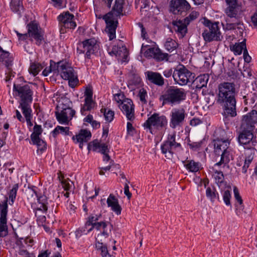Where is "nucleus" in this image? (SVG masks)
I'll list each match as a JSON object with an SVG mask.
<instances>
[{
  "label": "nucleus",
  "instance_id": "nucleus-1",
  "mask_svg": "<svg viewBox=\"0 0 257 257\" xmlns=\"http://www.w3.org/2000/svg\"><path fill=\"white\" fill-rule=\"evenodd\" d=\"M218 90L217 102L223 106V115L226 117H234L236 115L234 84L229 82L221 83L218 86Z\"/></svg>",
  "mask_w": 257,
  "mask_h": 257
},
{
  "label": "nucleus",
  "instance_id": "nucleus-2",
  "mask_svg": "<svg viewBox=\"0 0 257 257\" xmlns=\"http://www.w3.org/2000/svg\"><path fill=\"white\" fill-rule=\"evenodd\" d=\"M123 0H115V4L111 11L102 17L106 25L105 31L107 33L110 40L115 38L118 19L123 15Z\"/></svg>",
  "mask_w": 257,
  "mask_h": 257
},
{
  "label": "nucleus",
  "instance_id": "nucleus-3",
  "mask_svg": "<svg viewBox=\"0 0 257 257\" xmlns=\"http://www.w3.org/2000/svg\"><path fill=\"white\" fill-rule=\"evenodd\" d=\"M229 145L230 141L228 139L217 138L214 140V153L216 155L221 156L220 161L216 163L214 167L227 163L232 158Z\"/></svg>",
  "mask_w": 257,
  "mask_h": 257
},
{
  "label": "nucleus",
  "instance_id": "nucleus-4",
  "mask_svg": "<svg viewBox=\"0 0 257 257\" xmlns=\"http://www.w3.org/2000/svg\"><path fill=\"white\" fill-rule=\"evenodd\" d=\"M186 95L183 89L170 86L165 93L161 96L160 100L163 101V105L169 104L173 105L179 104L185 100Z\"/></svg>",
  "mask_w": 257,
  "mask_h": 257
},
{
  "label": "nucleus",
  "instance_id": "nucleus-5",
  "mask_svg": "<svg viewBox=\"0 0 257 257\" xmlns=\"http://www.w3.org/2000/svg\"><path fill=\"white\" fill-rule=\"evenodd\" d=\"M57 73L64 80H68L69 86L74 87L78 82V78L73 68L68 62L61 61L58 62Z\"/></svg>",
  "mask_w": 257,
  "mask_h": 257
},
{
  "label": "nucleus",
  "instance_id": "nucleus-6",
  "mask_svg": "<svg viewBox=\"0 0 257 257\" xmlns=\"http://www.w3.org/2000/svg\"><path fill=\"white\" fill-rule=\"evenodd\" d=\"M167 123L168 120L165 116L155 113L148 118L144 126L149 128L150 132L153 134L155 131H161L165 128Z\"/></svg>",
  "mask_w": 257,
  "mask_h": 257
},
{
  "label": "nucleus",
  "instance_id": "nucleus-7",
  "mask_svg": "<svg viewBox=\"0 0 257 257\" xmlns=\"http://www.w3.org/2000/svg\"><path fill=\"white\" fill-rule=\"evenodd\" d=\"M241 130L238 136L239 143L242 145L245 149L253 148L257 144L256 138L254 137L252 133L253 130L251 129V127L249 128L242 126Z\"/></svg>",
  "mask_w": 257,
  "mask_h": 257
},
{
  "label": "nucleus",
  "instance_id": "nucleus-8",
  "mask_svg": "<svg viewBox=\"0 0 257 257\" xmlns=\"http://www.w3.org/2000/svg\"><path fill=\"white\" fill-rule=\"evenodd\" d=\"M218 24V22L212 23L210 21H207L205 25L208 27V29L204 30L202 33V36L206 42L222 40L223 36L219 30Z\"/></svg>",
  "mask_w": 257,
  "mask_h": 257
},
{
  "label": "nucleus",
  "instance_id": "nucleus-9",
  "mask_svg": "<svg viewBox=\"0 0 257 257\" xmlns=\"http://www.w3.org/2000/svg\"><path fill=\"white\" fill-rule=\"evenodd\" d=\"M173 77L176 83L180 85H185L193 81L194 74L184 66H181L174 70Z\"/></svg>",
  "mask_w": 257,
  "mask_h": 257
},
{
  "label": "nucleus",
  "instance_id": "nucleus-10",
  "mask_svg": "<svg viewBox=\"0 0 257 257\" xmlns=\"http://www.w3.org/2000/svg\"><path fill=\"white\" fill-rule=\"evenodd\" d=\"M199 15L198 12L193 11L183 20L173 22V28L180 35L181 38H183L186 34L187 31V26L189 24L190 22L197 19Z\"/></svg>",
  "mask_w": 257,
  "mask_h": 257
},
{
  "label": "nucleus",
  "instance_id": "nucleus-11",
  "mask_svg": "<svg viewBox=\"0 0 257 257\" xmlns=\"http://www.w3.org/2000/svg\"><path fill=\"white\" fill-rule=\"evenodd\" d=\"M180 147V144L176 142L175 134H173L168 136L167 140L161 145V149L165 156L170 159L173 156L175 150Z\"/></svg>",
  "mask_w": 257,
  "mask_h": 257
},
{
  "label": "nucleus",
  "instance_id": "nucleus-12",
  "mask_svg": "<svg viewBox=\"0 0 257 257\" xmlns=\"http://www.w3.org/2000/svg\"><path fill=\"white\" fill-rule=\"evenodd\" d=\"M98 49L97 41L94 38L86 39L77 45V52L79 53H85L86 57L89 58L91 54Z\"/></svg>",
  "mask_w": 257,
  "mask_h": 257
},
{
  "label": "nucleus",
  "instance_id": "nucleus-13",
  "mask_svg": "<svg viewBox=\"0 0 257 257\" xmlns=\"http://www.w3.org/2000/svg\"><path fill=\"white\" fill-rule=\"evenodd\" d=\"M60 26V32L61 34L66 32V29H73L76 26L74 21V16L69 12H64L58 17Z\"/></svg>",
  "mask_w": 257,
  "mask_h": 257
},
{
  "label": "nucleus",
  "instance_id": "nucleus-14",
  "mask_svg": "<svg viewBox=\"0 0 257 257\" xmlns=\"http://www.w3.org/2000/svg\"><path fill=\"white\" fill-rule=\"evenodd\" d=\"M14 91L21 98V102L32 103L33 91L29 85H14Z\"/></svg>",
  "mask_w": 257,
  "mask_h": 257
},
{
  "label": "nucleus",
  "instance_id": "nucleus-15",
  "mask_svg": "<svg viewBox=\"0 0 257 257\" xmlns=\"http://www.w3.org/2000/svg\"><path fill=\"white\" fill-rule=\"evenodd\" d=\"M186 115L185 111L183 108L173 109L170 114V127L174 129L181 126L184 121Z\"/></svg>",
  "mask_w": 257,
  "mask_h": 257
},
{
  "label": "nucleus",
  "instance_id": "nucleus-16",
  "mask_svg": "<svg viewBox=\"0 0 257 257\" xmlns=\"http://www.w3.org/2000/svg\"><path fill=\"white\" fill-rule=\"evenodd\" d=\"M94 227L98 232L96 237V241H101L103 238L108 237L113 228L112 225L107 221H100L99 224L95 225Z\"/></svg>",
  "mask_w": 257,
  "mask_h": 257
},
{
  "label": "nucleus",
  "instance_id": "nucleus-17",
  "mask_svg": "<svg viewBox=\"0 0 257 257\" xmlns=\"http://www.w3.org/2000/svg\"><path fill=\"white\" fill-rule=\"evenodd\" d=\"M119 107L127 119L133 121L135 119V109L133 101L129 98L125 100L119 105Z\"/></svg>",
  "mask_w": 257,
  "mask_h": 257
},
{
  "label": "nucleus",
  "instance_id": "nucleus-18",
  "mask_svg": "<svg viewBox=\"0 0 257 257\" xmlns=\"http://www.w3.org/2000/svg\"><path fill=\"white\" fill-rule=\"evenodd\" d=\"M28 26L29 37L36 41V45H40L44 40L43 33L41 29L35 23H31Z\"/></svg>",
  "mask_w": 257,
  "mask_h": 257
},
{
  "label": "nucleus",
  "instance_id": "nucleus-19",
  "mask_svg": "<svg viewBox=\"0 0 257 257\" xmlns=\"http://www.w3.org/2000/svg\"><path fill=\"white\" fill-rule=\"evenodd\" d=\"M59 112L56 111L55 115L57 120L62 124H68L75 113V111L70 107H62Z\"/></svg>",
  "mask_w": 257,
  "mask_h": 257
},
{
  "label": "nucleus",
  "instance_id": "nucleus-20",
  "mask_svg": "<svg viewBox=\"0 0 257 257\" xmlns=\"http://www.w3.org/2000/svg\"><path fill=\"white\" fill-rule=\"evenodd\" d=\"M236 7L228 6L226 9V14L228 17L226 18V29L228 30L235 29L239 24L238 20L236 18L237 12Z\"/></svg>",
  "mask_w": 257,
  "mask_h": 257
},
{
  "label": "nucleus",
  "instance_id": "nucleus-21",
  "mask_svg": "<svg viewBox=\"0 0 257 257\" xmlns=\"http://www.w3.org/2000/svg\"><path fill=\"white\" fill-rule=\"evenodd\" d=\"M8 205L7 203L0 204V236L4 237L7 234V215Z\"/></svg>",
  "mask_w": 257,
  "mask_h": 257
},
{
  "label": "nucleus",
  "instance_id": "nucleus-22",
  "mask_svg": "<svg viewBox=\"0 0 257 257\" xmlns=\"http://www.w3.org/2000/svg\"><path fill=\"white\" fill-rule=\"evenodd\" d=\"M170 5L171 11L174 14L186 11L190 7L189 4L186 0H171Z\"/></svg>",
  "mask_w": 257,
  "mask_h": 257
},
{
  "label": "nucleus",
  "instance_id": "nucleus-23",
  "mask_svg": "<svg viewBox=\"0 0 257 257\" xmlns=\"http://www.w3.org/2000/svg\"><path fill=\"white\" fill-rule=\"evenodd\" d=\"M108 53L111 56L116 57L118 60H120L122 62L127 61L128 52L125 46L118 47L114 46Z\"/></svg>",
  "mask_w": 257,
  "mask_h": 257
},
{
  "label": "nucleus",
  "instance_id": "nucleus-24",
  "mask_svg": "<svg viewBox=\"0 0 257 257\" xmlns=\"http://www.w3.org/2000/svg\"><path fill=\"white\" fill-rule=\"evenodd\" d=\"M257 122V111L252 110L250 112L243 116L241 126L251 129H254V125Z\"/></svg>",
  "mask_w": 257,
  "mask_h": 257
},
{
  "label": "nucleus",
  "instance_id": "nucleus-25",
  "mask_svg": "<svg viewBox=\"0 0 257 257\" xmlns=\"http://www.w3.org/2000/svg\"><path fill=\"white\" fill-rule=\"evenodd\" d=\"M128 87L131 90L140 87L142 85V79L136 71L133 70L128 74Z\"/></svg>",
  "mask_w": 257,
  "mask_h": 257
},
{
  "label": "nucleus",
  "instance_id": "nucleus-26",
  "mask_svg": "<svg viewBox=\"0 0 257 257\" xmlns=\"http://www.w3.org/2000/svg\"><path fill=\"white\" fill-rule=\"evenodd\" d=\"M91 137V133L89 131L81 130L78 135L73 137L72 139L75 143H79V148L82 149L84 144L87 143Z\"/></svg>",
  "mask_w": 257,
  "mask_h": 257
},
{
  "label": "nucleus",
  "instance_id": "nucleus-27",
  "mask_svg": "<svg viewBox=\"0 0 257 257\" xmlns=\"http://www.w3.org/2000/svg\"><path fill=\"white\" fill-rule=\"evenodd\" d=\"M147 79L152 83L159 86H162L165 82L164 79L158 72L148 71L145 73Z\"/></svg>",
  "mask_w": 257,
  "mask_h": 257
},
{
  "label": "nucleus",
  "instance_id": "nucleus-28",
  "mask_svg": "<svg viewBox=\"0 0 257 257\" xmlns=\"http://www.w3.org/2000/svg\"><path fill=\"white\" fill-rule=\"evenodd\" d=\"M13 61V58L10 56V53L8 51L3 50L0 47V62L5 65L9 72L11 71Z\"/></svg>",
  "mask_w": 257,
  "mask_h": 257
},
{
  "label": "nucleus",
  "instance_id": "nucleus-29",
  "mask_svg": "<svg viewBox=\"0 0 257 257\" xmlns=\"http://www.w3.org/2000/svg\"><path fill=\"white\" fill-rule=\"evenodd\" d=\"M209 76L208 75H200L197 77L194 80L193 79L192 86L196 90H200L203 87H206Z\"/></svg>",
  "mask_w": 257,
  "mask_h": 257
},
{
  "label": "nucleus",
  "instance_id": "nucleus-30",
  "mask_svg": "<svg viewBox=\"0 0 257 257\" xmlns=\"http://www.w3.org/2000/svg\"><path fill=\"white\" fill-rule=\"evenodd\" d=\"M107 204L108 207L115 212L117 215L121 213V208L118 204V200L112 194H110L107 199Z\"/></svg>",
  "mask_w": 257,
  "mask_h": 257
},
{
  "label": "nucleus",
  "instance_id": "nucleus-31",
  "mask_svg": "<svg viewBox=\"0 0 257 257\" xmlns=\"http://www.w3.org/2000/svg\"><path fill=\"white\" fill-rule=\"evenodd\" d=\"M233 192L234 195V198L237 201L235 204L236 207V213L237 215H240L243 209V206L242 205L243 200L241 197L240 196L239 191L237 188L235 186L233 187Z\"/></svg>",
  "mask_w": 257,
  "mask_h": 257
},
{
  "label": "nucleus",
  "instance_id": "nucleus-32",
  "mask_svg": "<svg viewBox=\"0 0 257 257\" xmlns=\"http://www.w3.org/2000/svg\"><path fill=\"white\" fill-rule=\"evenodd\" d=\"M247 90L245 89L244 92H241L243 98L244 99V101L245 104H247L248 103L250 104H253L256 100L257 99V96L255 93L249 92L246 93V92Z\"/></svg>",
  "mask_w": 257,
  "mask_h": 257
},
{
  "label": "nucleus",
  "instance_id": "nucleus-33",
  "mask_svg": "<svg viewBox=\"0 0 257 257\" xmlns=\"http://www.w3.org/2000/svg\"><path fill=\"white\" fill-rule=\"evenodd\" d=\"M31 103L20 102L19 107L21 108L22 112L24 115L25 118H32V109L30 104Z\"/></svg>",
  "mask_w": 257,
  "mask_h": 257
},
{
  "label": "nucleus",
  "instance_id": "nucleus-34",
  "mask_svg": "<svg viewBox=\"0 0 257 257\" xmlns=\"http://www.w3.org/2000/svg\"><path fill=\"white\" fill-rule=\"evenodd\" d=\"M84 101V104L81 108L80 110L82 115H85V111H90L94 106V102L92 99L85 98Z\"/></svg>",
  "mask_w": 257,
  "mask_h": 257
},
{
  "label": "nucleus",
  "instance_id": "nucleus-35",
  "mask_svg": "<svg viewBox=\"0 0 257 257\" xmlns=\"http://www.w3.org/2000/svg\"><path fill=\"white\" fill-rule=\"evenodd\" d=\"M38 210L43 212L47 210L48 201L46 196H42L38 198Z\"/></svg>",
  "mask_w": 257,
  "mask_h": 257
},
{
  "label": "nucleus",
  "instance_id": "nucleus-36",
  "mask_svg": "<svg viewBox=\"0 0 257 257\" xmlns=\"http://www.w3.org/2000/svg\"><path fill=\"white\" fill-rule=\"evenodd\" d=\"M165 49L169 52H172L176 50L178 46V43L172 38H168L167 39L164 44Z\"/></svg>",
  "mask_w": 257,
  "mask_h": 257
},
{
  "label": "nucleus",
  "instance_id": "nucleus-37",
  "mask_svg": "<svg viewBox=\"0 0 257 257\" xmlns=\"http://www.w3.org/2000/svg\"><path fill=\"white\" fill-rule=\"evenodd\" d=\"M10 7L14 12L17 13L19 15H20L21 11L23 10V7L20 0H12Z\"/></svg>",
  "mask_w": 257,
  "mask_h": 257
},
{
  "label": "nucleus",
  "instance_id": "nucleus-38",
  "mask_svg": "<svg viewBox=\"0 0 257 257\" xmlns=\"http://www.w3.org/2000/svg\"><path fill=\"white\" fill-rule=\"evenodd\" d=\"M96 247L97 250L100 251L102 257H112L108 252L107 246L103 243L100 242V241H96Z\"/></svg>",
  "mask_w": 257,
  "mask_h": 257
},
{
  "label": "nucleus",
  "instance_id": "nucleus-39",
  "mask_svg": "<svg viewBox=\"0 0 257 257\" xmlns=\"http://www.w3.org/2000/svg\"><path fill=\"white\" fill-rule=\"evenodd\" d=\"M231 49L235 55H240L243 50L244 51L245 49H246L245 43L244 41L239 43H236L231 48Z\"/></svg>",
  "mask_w": 257,
  "mask_h": 257
},
{
  "label": "nucleus",
  "instance_id": "nucleus-40",
  "mask_svg": "<svg viewBox=\"0 0 257 257\" xmlns=\"http://www.w3.org/2000/svg\"><path fill=\"white\" fill-rule=\"evenodd\" d=\"M200 164L196 162L193 160L189 161L187 164L185 165L186 169L192 172H197L200 168Z\"/></svg>",
  "mask_w": 257,
  "mask_h": 257
},
{
  "label": "nucleus",
  "instance_id": "nucleus-41",
  "mask_svg": "<svg viewBox=\"0 0 257 257\" xmlns=\"http://www.w3.org/2000/svg\"><path fill=\"white\" fill-rule=\"evenodd\" d=\"M57 66L58 63H56L54 61L51 60L49 67L46 68L43 70L42 72L43 75L47 76L51 72H53L54 73H57Z\"/></svg>",
  "mask_w": 257,
  "mask_h": 257
},
{
  "label": "nucleus",
  "instance_id": "nucleus-42",
  "mask_svg": "<svg viewBox=\"0 0 257 257\" xmlns=\"http://www.w3.org/2000/svg\"><path fill=\"white\" fill-rule=\"evenodd\" d=\"M213 169L214 171L213 176L215 180L216 183L220 186L221 184L223 183L224 181V175L223 173L220 171L215 170L214 168Z\"/></svg>",
  "mask_w": 257,
  "mask_h": 257
},
{
  "label": "nucleus",
  "instance_id": "nucleus-43",
  "mask_svg": "<svg viewBox=\"0 0 257 257\" xmlns=\"http://www.w3.org/2000/svg\"><path fill=\"white\" fill-rule=\"evenodd\" d=\"M101 112L103 113L106 121L111 122L113 119L114 115L113 111L108 108H102L101 109Z\"/></svg>",
  "mask_w": 257,
  "mask_h": 257
},
{
  "label": "nucleus",
  "instance_id": "nucleus-44",
  "mask_svg": "<svg viewBox=\"0 0 257 257\" xmlns=\"http://www.w3.org/2000/svg\"><path fill=\"white\" fill-rule=\"evenodd\" d=\"M61 133L65 135H70V132L69 131L68 127H63L61 126H57L52 132L54 137H55L58 134Z\"/></svg>",
  "mask_w": 257,
  "mask_h": 257
},
{
  "label": "nucleus",
  "instance_id": "nucleus-45",
  "mask_svg": "<svg viewBox=\"0 0 257 257\" xmlns=\"http://www.w3.org/2000/svg\"><path fill=\"white\" fill-rule=\"evenodd\" d=\"M34 145H36L38 147V151H40L42 153L46 149V143L40 138H36V140H32Z\"/></svg>",
  "mask_w": 257,
  "mask_h": 257
},
{
  "label": "nucleus",
  "instance_id": "nucleus-46",
  "mask_svg": "<svg viewBox=\"0 0 257 257\" xmlns=\"http://www.w3.org/2000/svg\"><path fill=\"white\" fill-rule=\"evenodd\" d=\"M19 188L18 184H15L9 193V204L12 205L16 198L17 192Z\"/></svg>",
  "mask_w": 257,
  "mask_h": 257
},
{
  "label": "nucleus",
  "instance_id": "nucleus-47",
  "mask_svg": "<svg viewBox=\"0 0 257 257\" xmlns=\"http://www.w3.org/2000/svg\"><path fill=\"white\" fill-rule=\"evenodd\" d=\"M206 195L208 198H209L211 201L214 202L216 198L219 199V195L214 189H212L210 187H208L206 190Z\"/></svg>",
  "mask_w": 257,
  "mask_h": 257
},
{
  "label": "nucleus",
  "instance_id": "nucleus-48",
  "mask_svg": "<svg viewBox=\"0 0 257 257\" xmlns=\"http://www.w3.org/2000/svg\"><path fill=\"white\" fill-rule=\"evenodd\" d=\"M41 126L36 124L34 127V132L31 135V140H36V138H40L39 136L42 133Z\"/></svg>",
  "mask_w": 257,
  "mask_h": 257
},
{
  "label": "nucleus",
  "instance_id": "nucleus-49",
  "mask_svg": "<svg viewBox=\"0 0 257 257\" xmlns=\"http://www.w3.org/2000/svg\"><path fill=\"white\" fill-rule=\"evenodd\" d=\"M157 51L155 53V55L154 57V59H155L157 61H162L164 60L168 59V54L163 53L160 49L157 48Z\"/></svg>",
  "mask_w": 257,
  "mask_h": 257
},
{
  "label": "nucleus",
  "instance_id": "nucleus-50",
  "mask_svg": "<svg viewBox=\"0 0 257 257\" xmlns=\"http://www.w3.org/2000/svg\"><path fill=\"white\" fill-rule=\"evenodd\" d=\"M101 144L97 140H94L88 144L87 149L88 151L98 152L100 148Z\"/></svg>",
  "mask_w": 257,
  "mask_h": 257
},
{
  "label": "nucleus",
  "instance_id": "nucleus-51",
  "mask_svg": "<svg viewBox=\"0 0 257 257\" xmlns=\"http://www.w3.org/2000/svg\"><path fill=\"white\" fill-rule=\"evenodd\" d=\"M42 68L43 67L41 64L39 63H33L31 65L29 71L30 73H32L34 76H36Z\"/></svg>",
  "mask_w": 257,
  "mask_h": 257
},
{
  "label": "nucleus",
  "instance_id": "nucleus-52",
  "mask_svg": "<svg viewBox=\"0 0 257 257\" xmlns=\"http://www.w3.org/2000/svg\"><path fill=\"white\" fill-rule=\"evenodd\" d=\"M157 48L150 47L144 53V55L146 58H153L155 55Z\"/></svg>",
  "mask_w": 257,
  "mask_h": 257
},
{
  "label": "nucleus",
  "instance_id": "nucleus-53",
  "mask_svg": "<svg viewBox=\"0 0 257 257\" xmlns=\"http://www.w3.org/2000/svg\"><path fill=\"white\" fill-rule=\"evenodd\" d=\"M224 202L227 206H231L230 199L231 198L230 192L229 190H225L222 194Z\"/></svg>",
  "mask_w": 257,
  "mask_h": 257
},
{
  "label": "nucleus",
  "instance_id": "nucleus-54",
  "mask_svg": "<svg viewBox=\"0 0 257 257\" xmlns=\"http://www.w3.org/2000/svg\"><path fill=\"white\" fill-rule=\"evenodd\" d=\"M138 95L142 103H147V101L146 99V97L147 96V93L146 90L144 88L140 89Z\"/></svg>",
  "mask_w": 257,
  "mask_h": 257
},
{
  "label": "nucleus",
  "instance_id": "nucleus-55",
  "mask_svg": "<svg viewBox=\"0 0 257 257\" xmlns=\"http://www.w3.org/2000/svg\"><path fill=\"white\" fill-rule=\"evenodd\" d=\"M99 222H98L95 220V218L93 215H90L87 219L86 223V226H90V225H93V227H95L94 226L97 224H99Z\"/></svg>",
  "mask_w": 257,
  "mask_h": 257
},
{
  "label": "nucleus",
  "instance_id": "nucleus-56",
  "mask_svg": "<svg viewBox=\"0 0 257 257\" xmlns=\"http://www.w3.org/2000/svg\"><path fill=\"white\" fill-rule=\"evenodd\" d=\"M114 100L117 102H122L125 99L123 93L121 92L118 93L114 95Z\"/></svg>",
  "mask_w": 257,
  "mask_h": 257
},
{
  "label": "nucleus",
  "instance_id": "nucleus-57",
  "mask_svg": "<svg viewBox=\"0 0 257 257\" xmlns=\"http://www.w3.org/2000/svg\"><path fill=\"white\" fill-rule=\"evenodd\" d=\"M250 151L246 153L245 161L249 163H251L253 159L254 153L255 150L254 149H250Z\"/></svg>",
  "mask_w": 257,
  "mask_h": 257
},
{
  "label": "nucleus",
  "instance_id": "nucleus-58",
  "mask_svg": "<svg viewBox=\"0 0 257 257\" xmlns=\"http://www.w3.org/2000/svg\"><path fill=\"white\" fill-rule=\"evenodd\" d=\"M201 142H194L190 141L188 143V145L190 147V149L193 150H196L199 148L201 146Z\"/></svg>",
  "mask_w": 257,
  "mask_h": 257
},
{
  "label": "nucleus",
  "instance_id": "nucleus-59",
  "mask_svg": "<svg viewBox=\"0 0 257 257\" xmlns=\"http://www.w3.org/2000/svg\"><path fill=\"white\" fill-rule=\"evenodd\" d=\"M93 92L91 87H86L84 92L85 98L92 99Z\"/></svg>",
  "mask_w": 257,
  "mask_h": 257
},
{
  "label": "nucleus",
  "instance_id": "nucleus-60",
  "mask_svg": "<svg viewBox=\"0 0 257 257\" xmlns=\"http://www.w3.org/2000/svg\"><path fill=\"white\" fill-rule=\"evenodd\" d=\"M126 183L124 185V193L127 196V198L130 199L132 196V193L129 191V186L128 183L129 182L126 180Z\"/></svg>",
  "mask_w": 257,
  "mask_h": 257
},
{
  "label": "nucleus",
  "instance_id": "nucleus-61",
  "mask_svg": "<svg viewBox=\"0 0 257 257\" xmlns=\"http://www.w3.org/2000/svg\"><path fill=\"white\" fill-rule=\"evenodd\" d=\"M108 152V149L107 146L105 144H101L100 146V148L99 150L98 151V152H100L102 154L107 153Z\"/></svg>",
  "mask_w": 257,
  "mask_h": 257
},
{
  "label": "nucleus",
  "instance_id": "nucleus-62",
  "mask_svg": "<svg viewBox=\"0 0 257 257\" xmlns=\"http://www.w3.org/2000/svg\"><path fill=\"white\" fill-rule=\"evenodd\" d=\"M135 131V128L131 122H127V132L128 135L132 136Z\"/></svg>",
  "mask_w": 257,
  "mask_h": 257
},
{
  "label": "nucleus",
  "instance_id": "nucleus-63",
  "mask_svg": "<svg viewBox=\"0 0 257 257\" xmlns=\"http://www.w3.org/2000/svg\"><path fill=\"white\" fill-rule=\"evenodd\" d=\"M201 121L199 118H194L192 120H191L190 124L192 126H196L198 125L201 123Z\"/></svg>",
  "mask_w": 257,
  "mask_h": 257
},
{
  "label": "nucleus",
  "instance_id": "nucleus-64",
  "mask_svg": "<svg viewBox=\"0 0 257 257\" xmlns=\"http://www.w3.org/2000/svg\"><path fill=\"white\" fill-rule=\"evenodd\" d=\"M61 183L63 188L66 191L69 190L71 187V185L70 184V183L65 180L62 181Z\"/></svg>",
  "mask_w": 257,
  "mask_h": 257
}]
</instances>
